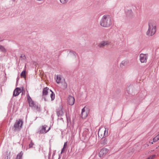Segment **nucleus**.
Here are the masks:
<instances>
[{"label": "nucleus", "instance_id": "obj_5", "mask_svg": "<svg viewBox=\"0 0 159 159\" xmlns=\"http://www.w3.org/2000/svg\"><path fill=\"white\" fill-rule=\"evenodd\" d=\"M139 60L142 63H146L148 58V54H147L141 53L139 55Z\"/></svg>", "mask_w": 159, "mask_h": 159}, {"label": "nucleus", "instance_id": "obj_8", "mask_svg": "<svg viewBox=\"0 0 159 159\" xmlns=\"http://www.w3.org/2000/svg\"><path fill=\"white\" fill-rule=\"evenodd\" d=\"M110 42L108 41H101L98 45V46L100 48H103L105 46L109 45Z\"/></svg>", "mask_w": 159, "mask_h": 159}, {"label": "nucleus", "instance_id": "obj_2", "mask_svg": "<svg viewBox=\"0 0 159 159\" xmlns=\"http://www.w3.org/2000/svg\"><path fill=\"white\" fill-rule=\"evenodd\" d=\"M148 29L146 33V34L148 36H152L153 35L156 31V26L152 24H149Z\"/></svg>", "mask_w": 159, "mask_h": 159}, {"label": "nucleus", "instance_id": "obj_36", "mask_svg": "<svg viewBox=\"0 0 159 159\" xmlns=\"http://www.w3.org/2000/svg\"><path fill=\"white\" fill-rule=\"evenodd\" d=\"M60 120H63V118H61L60 119Z\"/></svg>", "mask_w": 159, "mask_h": 159}, {"label": "nucleus", "instance_id": "obj_13", "mask_svg": "<svg viewBox=\"0 0 159 159\" xmlns=\"http://www.w3.org/2000/svg\"><path fill=\"white\" fill-rule=\"evenodd\" d=\"M57 114L58 117L62 116L63 115L64 112L62 108L60 107L58 109L57 111Z\"/></svg>", "mask_w": 159, "mask_h": 159}, {"label": "nucleus", "instance_id": "obj_38", "mask_svg": "<svg viewBox=\"0 0 159 159\" xmlns=\"http://www.w3.org/2000/svg\"><path fill=\"white\" fill-rule=\"evenodd\" d=\"M151 143H152H152H153V142H151Z\"/></svg>", "mask_w": 159, "mask_h": 159}, {"label": "nucleus", "instance_id": "obj_18", "mask_svg": "<svg viewBox=\"0 0 159 159\" xmlns=\"http://www.w3.org/2000/svg\"><path fill=\"white\" fill-rule=\"evenodd\" d=\"M61 80V76L59 75H57L56 77V82L57 84L60 83Z\"/></svg>", "mask_w": 159, "mask_h": 159}, {"label": "nucleus", "instance_id": "obj_1", "mask_svg": "<svg viewBox=\"0 0 159 159\" xmlns=\"http://www.w3.org/2000/svg\"><path fill=\"white\" fill-rule=\"evenodd\" d=\"M112 24V20L111 16L108 14L104 15L100 21V25L105 28H108Z\"/></svg>", "mask_w": 159, "mask_h": 159}, {"label": "nucleus", "instance_id": "obj_7", "mask_svg": "<svg viewBox=\"0 0 159 159\" xmlns=\"http://www.w3.org/2000/svg\"><path fill=\"white\" fill-rule=\"evenodd\" d=\"M109 150L106 148H103L100 151L99 155L100 157H102L103 156H105L108 152Z\"/></svg>", "mask_w": 159, "mask_h": 159}, {"label": "nucleus", "instance_id": "obj_25", "mask_svg": "<svg viewBox=\"0 0 159 159\" xmlns=\"http://www.w3.org/2000/svg\"><path fill=\"white\" fill-rule=\"evenodd\" d=\"M159 140V138H157V136H156L155 138H153V142H156L158 140Z\"/></svg>", "mask_w": 159, "mask_h": 159}, {"label": "nucleus", "instance_id": "obj_31", "mask_svg": "<svg viewBox=\"0 0 159 159\" xmlns=\"http://www.w3.org/2000/svg\"><path fill=\"white\" fill-rule=\"evenodd\" d=\"M64 148H63L62 149V150H61V153H62V152H63V150Z\"/></svg>", "mask_w": 159, "mask_h": 159}, {"label": "nucleus", "instance_id": "obj_23", "mask_svg": "<svg viewBox=\"0 0 159 159\" xmlns=\"http://www.w3.org/2000/svg\"><path fill=\"white\" fill-rule=\"evenodd\" d=\"M101 143L103 145H105L107 143V139H104L102 140L101 141Z\"/></svg>", "mask_w": 159, "mask_h": 159}, {"label": "nucleus", "instance_id": "obj_14", "mask_svg": "<svg viewBox=\"0 0 159 159\" xmlns=\"http://www.w3.org/2000/svg\"><path fill=\"white\" fill-rule=\"evenodd\" d=\"M81 115L82 118L83 119L86 118L87 116V114L85 111L84 108L82 110Z\"/></svg>", "mask_w": 159, "mask_h": 159}, {"label": "nucleus", "instance_id": "obj_24", "mask_svg": "<svg viewBox=\"0 0 159 159\" xmlns=\"http://www.w3.org/2000/svg\"><path fill=\"white\" fill-rule=\"evenodd\" d=\"M66 116L67 120V121L68 122L69 121V122H70L71 121V119L70 117H69V116L67 114H66Z\"/></svg>", "mask_w": 159, "mask_h": 159}, {"label": "nucleus", "instance_id": "obj_26", "mask_svg": "<svg viewBox=\"0 0 159 159\" xmlns=\"http://www.w3.org/2000/svg\"><path fill=\"white\" fill-rule=\"evenodd\" d=\"M69 0H60L62 4H65Z\"/></svg>", "mask_w": 159, "mask_h": 159}, {"label": "nucleus", "instance_id": "obj_15", "mask_svg": "<svg viewBox=\"0 0 159 159\" xmlns=\"http://www.w3.org/2000/svg\"><path fill=\"white\" fill-rule=\"evenodd\" d=\"M129 62L127 60H124L122 61L120 64V66L121 68H123L124 66H126L127 65Z\"/></svg>", "mask_w": 159, "mask_h": 159}, {"label": "nucleus", "instance_id": "obj_17", "mask_svg": "<svg viewBox=\"0 0 159 159\" xmlns=\"http://www.w3.org/2000/svg\"><path fill=\"white\" fill-rule=\"evenodd\" d=\"M0 50L4 53L7 52L6 49L3 46L1 45H0Z\"/></svg>", "mask_w": 159, "mask_h": 159}, {"label": "nucleus", "instance_id": "obj_10", "mask_svg": "<svg viewBox=\"0 0 159 159\" xmlns=\"http://www.w3.org/2000/svg\"><path fill=\"white\" fill-rule=\"evenodd\" d=\"M47 126V125H45L42 126L41 129L39 131V133L41 134L45 133L48 131L50 129V127H49L48 129L46 130V128Z\"/></svg>", "mask_w": 159, "mask_h": 159}, {"label": "nucleus", "instance_id": "obj_16", "mask_svg": "<svg viewBox=\"0 0 159 159\" xmlns=\"http://www.w3.org/2000/svg\"><path fill=\"white\" fill-rule=\"evenodd\" d=\"M126 14L127 16L129 17H132L133 16V13L132 10L130 9H129L126 12Z\"/></svg>", "mask_w": 159, "mask_h": 159}, {"label": "nucleus", "instance_id": "obj_19", "mask_svg": "<svg viewBox=\"0 0 159 159\" xmlns=\"http://www.w3.org/2000/svg\"><path fill=\"white\" fill-rule=\"evenodd\" d=\"M61 84H62V88L64 89H66L67 87V84L65 82H62Z\"/></svg>", "mask_w": 159, "mask_h": 159}, {"label": "nucleus", "instance_id": "obj_33", "mask_svg": "<svg viewBox=\"0 0 159 159\" xmlns=\"http://www.w3.org/2000/svg\"><path fill=\"white\" fill-rule=\"evenodd\" d=\"M157 136V138H159V134Z\"/></svg>", "mask_w": 159, "mask_h": 159}, {"label": "nucleus", "instance_id": "obj_4", "mask_svg": "<svg viewBox=\"0 0 159 159\" xmlns=\"http://www.w3.org/2000/svg\"><path fill=\"white\" fill-rule=\"evenodd\" d=\"M23 124V121L21 119L17 120L14 125V131L20 130Z\"/></svg>", "mask_w": 159, "mask_h": 159}, {"label": "nucleus", "instance_id": "obj_30", "mask_svg": "<svg viewBox=\"0 0 159 159\" xmlns=\"http://www.w3.org/2000/svg\"><path fill=\"white\" fill-rule=\"evenodd\" d=\"M37 1H39V2H42V1H44V0H36Z\"/></svg>", "mask_w": 159, "mask_h": 159}, {"label": "nucleus", "instance_id": "obj_34", "mask_svg": "<svg viewBox=\"0 0 159 159\" xmlns=\"http://www.w3.org/2000/svg\"><path fill=\"white\" fill-rule=\"evenodd\" d=\"M2 40L1 39V38L0 37V41H1Z\"/></svg>", "mask_w": 159, "mask_h": 159}, {"label": "nucleus", "instance_id": "obj_21", "mask_svg": "<svg viewBox=\"0 0 159 159\" xmlns=\"http://www.w3.org/2000/svg\"><path fill=\"white\" fill-rule=\"evenodd\" d=\"M22 155L23 153L21 152L17 154L16 159H22Z\"/></svg>", "mask_w": 159, "mask_h": 159}, {"label": "nucleus", "instance_id": "obj_9", "mask_svg": "<svg viewBox=\"0 0 159 159\" xmlns=\"http://www.w3.org/2000/svg\"><path fill=\"white\" fill-rule=\"evenodd\" d=\"M67 102L69 105L72 106L73 105L74 103L75 98L73 96H70L68 98Z\"/></svg>", "mask_w": 159, "mask_h": 159}, {"label": "nucleus", "instance_id": "obj_12", "mask_svg": "<svg viewBox=\"0 0 159 159\" xmlns=\"http://www.w3.org/2000/svg\"><path fill=\"white\" fill-rule=\"evenodd\" d=\"M27 98L29 106L31 107H34V101H32L31 98L28 94L27 95Z\"/></svg>", "mask_w": 159, "mask_h": 159}, {"label": "nucleus", "instance_id": "obj_20", "mask_svg": "<svg viewBox=\"0 0 159 159\" xmlns=\"http://www.w3.org/2000/svg\"><path fill=\"white\" fill-rule=\"evenodd\" d=\"M20 76L21 77H23L24 78H26V71L25 70L23 71L21 73Z\"/></svg>", "mask_w": 159, "mask_h": 159}, {"label": "nucleus", "instance_id": "obj_6", "mask_svg": "<svg viewBox=\"0 0 159 159\" xmlns=\"http://www.w3.org/2000/svg\"><path fill=\"white\" fill-rule=\"evenodd\" d=\"M52 92V90L49 89L47 87L44 88L43 89V96L44 98V100L46 101V98H45V96L48 95V93L49 92Z\"/></svg>", "mask_w": 159, "mask_h": 159}, {"label": "nucleus", "instance_id": "obj_29", "mask_svg": "<svg viewBox=\"0 0 159 159\" xmlns=\"http://www.w3.org/2000/svg\"><path fill=\"white\" fill-rule=\"evenodd\" d=\"M67 143V142L65 143L64 145V147H63L64 148L65 146L66 145Z\"/></svg>", "mask_w": 159, "mask_h": 159}, {"label": "nucleus", "instance_id": "obj_27", "mask_svg": "<svg viewBox=\"0 0 159 159\" xmlns=\"http://www.w3.org/2000/svg\"><path fill=\"white\" fill-rule=\"evenodd\" d=\"M156 156L155 155H153L149 157L146 159H152Z\"/></svg>", "mask_w": 159, "mask_h": 159}, {"label": "nucleus", "instance_id": "obj_22", "mask_svg": "<svg viewBox=\"0 0 159 159\" xmlns=\"http://www.w3.org/2000/svg\"><path fill=\"white\" fill-rule=\"evenodd\" d=\"M51 92V93L50 94V97L51 98L52 100H54L55 98V94L52 91V92Z\"/></svg>", "mask_w": 159, "mask_h": 159}, {"label": "nucleus", "instance_id": "obj_37", "mask_svg": "<svg viewBox=\"0 0 159 159\" xmlns=\"http://www.w3.org/2000/svg\"><path fill=\"white\" fill-rule=\"evenodd\" d=\"M11 0L13 1H15L16 0Z\"/></svg>", "mask_w": 159, "mask_h": 159}, {"label": "nucleus", "instance_id": "obj_3", "mask_svg": "<svg viewBox=\"0 0 159 159\" xmlns=\"http://www.w3.org/2000/svg\"><path fill=\"white\" fill-rule=\"evenodd\" d=\"M108 134V129L105 128H100L98 132V136L102 138L107 137Z\"/></svg>", "mask_w": 159, "mask_h": 159}, {"label": "nucleus", "instance_id": "obj_35", "mask_svg": "<svg viewBox=\"0 0 159 159\" xmlns=\"http://www.w3.org/2000/svg\"><path fill=\"white\" fill-rule=\"evenodd\" d=\"M70 52H72V53H73V51H70Z\"/></svg>", "mask_w": 159, "mask_h": 159}, {"label": "nucleus", "instance_id": "obj_28", "mask_svg": "<svg viewBox=\"0 0 159 159\" xmlns=\"http://www.w3.org/2000/svg\"><path fill=\"white\" fill-rule=\"evenodd\" d=\"M33 145L34 143H32V141H31L29 145V148H32L33 147Z\"/></svg>", "mask_w": 159, "mask_h": 159}, {"label": "nucleus", "instance_id": "obj_11", "mask_svg": "<svg viewBox=\"0 0 159 159\" xmlns=\"http://www.w3.org/2000/svg\"><path fill=\"white\" fill-rule=\"evenodd\" d=\"M21 90L19 88H17L13 92V96H16L18 95L21 92Z\"/></svg>", "mask_w": 159, "mask_h": 159}, {"label": "nucleus", "instance_id": "obj_32", "mask_svg": "<svg viewBox=\"0 0 159 159\" xmlns=\"http://www.w3.org/2000/svg\"><path fill=\"white\" fill-rule=\"evenodd\" d=\"M23 56L24 57H25V55H23V54H22L21 55V57H22Z\"/></svg>", "mask_w": 159, "mask_h": 159}]
</instances>
